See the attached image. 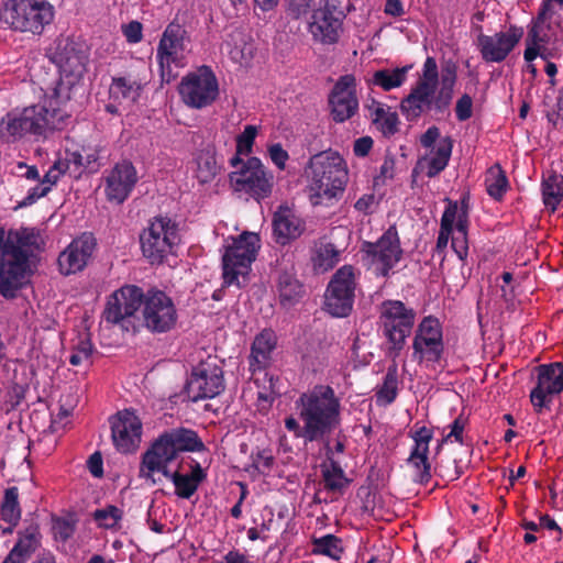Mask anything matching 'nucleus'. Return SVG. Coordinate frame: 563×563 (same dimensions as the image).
<instances>
[{
  "label": "nucleus",
  "instance_id": "nucleus-37",
  "mask_svg": "<svg viewBox=\"0 0 563 563\" xmlns=\"http://www.w3.org/2000/svg\"><path fill=\"white\" fill-rule=\"evenodd\" d=\"M65 159L74 173L80 174L86 169L96 172L99 168V148L97 146H82L80 150L67 152Z\"/></svg>",
  "mask_w": 563,
  "mask_h": 563
},
{
  "label": "nucleus",
  "instance_id": "nucleus-38",
  "mask_svg": "<svg viewBox=\"0 0 563 563\" xmlns=\"http://www.w3.org/2000/svg\"><path fill=\"white\" fill-rule=\"evenodd\" d=\"M0 515L2 521L8 523L7 527H2V531L4 533H11L21 518L18 487L13 486L5 489L3 500L1 503Z\"/></svg>",
  "mask_w": 563,
  "mask_h": 563
},
{
  "label": "nucleus",
  "instance_id": "nucleus-39",
  "mask_svg": "<svg viewBox=\"0 0 563 563\" xmlns=\"http://www.w3.org/2000/svg\"><path fill=\"white\" fill-rule=\"evenodd\" d=\"M468 224L467 207L459 206V217L455 219V234L452 236L451 247L462 262H464L468 255Z\"/></svg>",
  "mask_w": 563,
  "mask_h": 563
},
{
  "label": "nucleus",
  "instance_id": "nucleus-57",
  "mask_svg": "<svg viewBox=\"0 0 563 563\" xmlns=\"http://www.w3.org/2000/svg\"><path fill=\"white\" fill-rule=\"evenodd\" d=\"M92 344L89 339H79L78 343L74 346L73 353L69 357V362L73 365H80L87 362L92 353Z\"/></svg>",
  "mask_w": 563,
  "mask_h": 563
},
{
  "label": "nucleus",
  "instance_id": "nucleus-32",
  "mask_svg": "<svg viewBox=\"0 0 563 563\" xmlns=\"http://www.w3.org/2000/svg\"><path fill=\"white\" fill-rule=\"evenodd\" d=\"M166 445L174 451L177 457L179 452H195L205 449L202 441L199 439L194 430L178 428L159 435Z\"/></svg>",
  "mask_w": 563,
  "mask_h": 563
},
{
  "label": "nucleus",
  "instance_id": "nucleus-50",
  "mask_svg": "<svg viewBox=\"0 0 563 563\" xmlns=\"http://www.w3.org/2000/svg\"><path fill=\"white\" fill-rule=\"evenodd\" d=\"M35 545L36 540L33 534L21 538L4 559L3 563H24L34 551Z\"/></svg>",
  "mask_w": 563,
  "mask_h": 563
},
{
  "label": "nucleus",
  "instance_id": "nucleus-15",
  "mask_svg": "<svg viewBox=\"0 0 563 563\" xmlns=\"http://www.w3.org/2000/svg\"><path fill=\"white\" fill-rule=\"evenodd\" d=\"M178 91L186 106L201 109L217 99L219 85L213 71L208 66H202L181 79Z\"/></svg>",
  "mask_w": 563,
  "mask_h": 563
},
{
  "label": "nucleus",
  "instance_id": "nucleus-25",
  "mask_svg": "<svg viewBox=\"0 0 563 563\" xmlns=\"http://www.w3.org/2000/svg\"><path fill=\"white\" fill-rule=\"evenodd\" d=\"M95 246V239L90 234H82L73 240L58 256L59 272L67 276L82 271L88 264Z\"/></svg>",
  "mask_w": 563,
  "mask_h": 563
},
{
  "label": "nucleus",
  "instance_id": "nucleus-42",
  "mask_svg": "<svg viewBox=\"0 0 563 563\" xmlns=\"http://www.w3.org/2000/svg\"><path fill=\"white\" fill-rule=\"evenodd\" d=\"M230 58L240 65H246L253 56V45L247 43L245 36L241 32H234L230 35V40L222 45Z\"/></svg>",
  "mask_w": 563,
  "mask_h": 563
},
{
  "label": "nucleus",
  "instance_id": "nucleus-47",
  "mask_svg": "<svg viewBox=\"0 0 563 563\" xmlns=\"http://www.w3.org/2000/svg\"><path fill=\"white\" fill-rule=\"evenodd\" d=\"M459 217V205L456 202H450L445 208L442 218L440 232L437 240L435 251L438 253H443L448 246L450 236L454 229L455 219Z\"/></svg>",
  "mask_w": 563,
  "mask_h": 563
},
{
  "label": "nucleus",
  "instance_id": "nucleus-26",
  "mask_svg": "<svg viewBox=\"0 0 563 563\" xmlns=\"http://www.w3.org/2000/svg\"><path fill=\"white\" fill-rule=\"evenodd\" d=\"M538 384L530 394L531 402L537 412H541L547 395L563 390V364L552 363L539 366Z\"/></svg>",
  "mask_w": 563,
  "mask_h": 563
},
{
  "label": "nucleus",
  "instance_id": "nucleus-10",
  "mask_svg": "<svg viewBox=\"0 0 563 563\" xmlns=\"http://www.w3.org/2000/svg\"><path fill=\"white\" fill-rule=\"evenodd\" d=\"M230 186L236 192L249 195L257 201L271 196L274 175L257 157H250L240 169L230 173Z\"/></svg>",
  "mask_w": 563,
  "mask_h": 563
},
{
  "label": "nucleus",
  "instance_id": "nucleus-55",
  "mask_svg": "<svg viewBox=\"0 0 563 563\" xmlns=\"http://www.w3.org/2000/svg\"><path fill=\"white\" fill-rule=\"evenodd\" d=\"M4 230L0 228V294L7 298L13 297L14 290L19 288L16 280H9L7 276L2 274V271H8V266L2 265V258L4 257Z\"/></svg>",
  "mask_w": 563,
  "mask_h": 563
},
{
  "label": "nucleus",
  "instance_id": "nucleus-62",
  "mask_svg": "<svg viewBox=\"0 0 563 563\" xmlns=\"http://www.w3.org/2000/svg\"><path fill=\"white\" fill-rule=\"evenodd\" d=\"M49 185H43L41 181L27 191V195L20 202V207H27L36 202L40 198L46 196L49 192Z\"/></svg>",
  "mask_w": 563,
  "mask_h": 563
},
{
  "label": "nucleus",
  "instance_id": "nucleus-22",
  "mask_svg": "<svg viewBox=\"0 0 563 563\" xmlns=\"http://www.w3.org/2000/svg\"><path fill=\"white\" fill-rule=\"evenodd\" d=\"M523 36V29L510 25L507 31L494 35L479 34L477 46L482 58L488 63H500L517 46Z\"/></svg>",
  "mask_w": 563,
  "mask_h": 563
},
{
  "label": "nucleus",
  "instance_id": "nucleus-29",
  "mask_svg": "<svg viewBox=\"0 0 563 563\" xmlns=\"http://www.w3.org/2000/svg\"><path fill=\"white\" fill-rule=\"evenodd\" d=\"M23 113L24 122L32 134L42 135L60 126L62 114L53 108L52 99L44 100L42 104L25 108Z\"/></svg>",
  "mask_w": 563,
  "mask_h": 563
},
{
  "label": "nucleus",
  "instance_id": "nucleus-4",
  "mask_svg": "<svg viewBox=\"0 0 563 563\" xmlns=\"http://www.w3.org/2000/svg\"><path fill=\"white\" fill-rule=\"evenodd\" d=\"M260 247V236L253 232H243L241 235L225 241L222 255L224 286L242 287L246 283Z\"/></svg>",
  "mask_w": 563,
  "mask_h": 563
},
{
  "label": "nucleus",
  "instance_id": "nucleus-51",
  "mask_svg": "<svg viewBox=\"0 0 563 563\" xmlns=\"http://www.w3.org/2000/svg\"><path fill=\"white\" fill-rule=\"evenodd\" d=\"M256 135L257 128L255 125H246L243 132L236 136V155L231 158L232 166H236L241 163L239 155H249L252 153Z\"/></svg>",
  "mask_w": 563,
  "mask_h": 563
},
{
  "label": "nucleus",
  "instance_id": "nucleus-64",
  "mask_svg": "<svg viewBox=\"0 0 563 563\" xmlns=\"http://www.w3.org/2000/svg\"><path fill=\"white\" fill-rule=\"evenodd\" d=\"M563 8V0H542L541 8L539 11V20H550L556 9Z\"/></svg>",
  "mask_w": 563,
  "mask_h": 563
},
{
  "label": "nucleus",
  "instance_id": "nucleus-13",
  "mask_svg": "<svg viewBox=\"0 0 563 563\" xmlns=\"http://www.w3.org/2000/svg\"><path fill=\"white\" fill-rule=\"evenodd\" d=\"M143 325L152 333H165L177 323L178 313L174 300L164 291L151 289L143 295Z\"/></svg>",
  "mask_w": 563,
  "mask_h": 563
},
{
  "label": "nucleus",
  "instance_id": "nucleus-18",
  "mask_svg": "<svg viewBox=\"0 0 563 563\" xmlns=\"http://www.w3.org/2000/svg\"><path fill=\"white\" fill-rule=\"evenodd\" d=\"M224 389L222 369L213 356H208L192 368L187 394L192 401L213 398Z\"/></svg>",
  "mask_w": 563,
  "mask_h": 563
},
{
  "label": "nucleus",
  "instance_id": "nucleus-21",
  "mask_svg": "<svg viewBox=\"0 0 563 563\" xmlns=\"http://www.w3.org/2000/svg\"><path fill=\"white\" fill-rule=\"evenodd\" d=\"M329 107L332 119L339 123L351 119L357 112L358 98L354 75L339 77L329 95Z\"/></svg>",
  "mask_w": 563,
  "mask_h": 563
},
{
  "label": "nucleus",
  "instance_id": "nucleus-30",
  "mask_svg": "<svg viewBox=\"0 0 563 563\" xmlns=\"http://www.w3.org/2000/svg\"><path fill=\"white\" fill-rule=\"evenodd\" d=\"M452 147L453 144L450 137L441 139L435 147L429 150L428 153L418 159L412 175H424L429 178L439 175L449 164Z\"/></svg>",
  "mask_w": 563,
  "mask_h": 563
},
{
  "label": "nucleus",
  "instance_id": "nucleus-45",
  "mask_svg": "<svg viewBox=\"0 0 563 563\" xmlns=\"http://www.w3.org/2000/svg\"><path fill=\"white\" fill-rule=\"evenodd\" d=\"M30 133L26 122H24V113H8L0 121V137L7 142L14 141Z\"/></svg>",
  "mask_w": 563,
  "mask_h": 563
},
{
  "label": "nucleus",
  "instance_id": "nucleus-63",
  "mask_svg": "<svg viewBox=\"0 0 563 563\" xmlns=\"http://www.w3.org/2000/svg\"><path fill=\"white\" fill-rule=\"evenodd\" d=\"M53 530L55 538L66 541L73 536L75 528L70 521L58 519L54 522Z\"/></svg>",
  "mask_w": 563,
  "mask_h": 563
},
{
  "label": "nucleus",
  "instance_id": "nucleus-19",
  "mask_svg": "<svg viewBox=\"0 0 563 563\" xmlns=\"http://www.w3.org/2000/svg\"><path fill=\"white\" fill-rule=\"evenodd\" d=\"M176 459L174 451L158 437L142 455L139 476L156 485L161 483V476H172L170 465Z\"/></svg>",
  "mask_w": 563,
  "mask_h": 563
},
{
  "label": "nucleus",
  "instance_id": "nucleus-28",
  "mask_svg": "<svg viewBox=\"0 0 563 563\" xmlns=\"http://www.w3.org/2000/svg\"><path fill=\"white\" fill-rule=\"evenodd\" d=\"M433 438V432L427 427L416 430L412 439L415 445L407 460L413 470L415 481L420 484H427L431 478L430 464L428 462L429 443Z\"/></svg>",
  "mask_w": 563,
  "mask_h": 563
},
{
  "label": "nucleus",
  "instance_id": "nucleus-8",
  "mask_svg": "<svg viewBox=\"0 0 563 563\" xmlns=\"http://www.w3.org/2000/svg\"><path fill=\"white\" fill-rule=\"evenodd\" d=\"M143 255L152 263H162L180 242L177 224L167 217L152 219L140 235Z\"/></svg>",
  "mask_w": 563,
  "mask_h": 563
},
{
  "label": "nucleus",
  "instance_id": "nucleus-58",
  "mask_svg": "<svg viewBox=\"0 0 563 563\" xmlns=\"http://www.w3.org/2000/svg\"><path fill=\"white\" fill-rule=\"evenodd\" d=\"M67 170H70L69 164L66 159H57L47 170L43 179L41 180L43 185H49V190L58 181L62 175H64Z\"/></svg>",
  "mask_w": 563,
  "mask_h": 563
},
{
  "label": "nucleus",
  "instance_id": "nucleus-60",
  "mask_svg": "<svg viewBox=\"0 0 563 563\" xmlns=\"http://www.w3.org/2000/svg\"><path fill=\"white\" fill-rule=\"evenodd\" d=\"M267 153L272 163L279 170H284L286 168V163L289 159V154L286 150L283 148L282 144L275 143L269 145L267 148Z\"/></svg>",
  "mask_w": 563,
  "mask_h": 563
},
{
  "label": "nucleus",
  "instance_id": "nucleus-49",
  "mask_svg": "<svg viewBox=\"0 0 563 563\" xmlns=\"http://www.w3.org/2000/svg\"><path fill=\"white\" fill-rule=\"evenodd\" d=\"M485 185L490 197L500 199L504 196L508 187V180L499 165H495L487 170Z\"/></svg>",
  "mask_w": 563,
  "mask_h": 563
},
{
  "label": "nucleus",
  "instance_id": "nucleus-43",
  "mask_svg": "<svg viewBox=\"0 0 563 563\" xmlns=\"http://www.w3.org/2000/svg\"><path fill=\"white\" fill-rule=\"evenodd\" d=\"M545 20H539V15L537 16V20L534 21L533 25L528 32L527 38H526V49L523 57L526 62H532L538 56L544 57L542 54V49L545 48V44L548 43V36L543 32V22Z\"/></svg>",
  "mask_w": 563,
  "mask_h": 563
},
{
  "label": "nucleus",
  "instance_id": "nucleus-27",
  "mask_svg": "<svg viewBox=\"0 0 563 563\" xmlns=\"http://www.w3.org/2000/svg\"><path fill=\"white\" fill-rule=\"evenodd\" d=\"M306 230L305 220L291 208L280 206L273 216V234L275 241L286 245L297 240Z\"/></svg>",
  "mask_w": 563,
  "mask_h": 563
},
{
  "label": "nucleus",
  "instance_id": "nucleus-24",
  "mask_svg": "<svg viewBox=\"0 0 563 563\" xmlns=\"http://www.w3.org/2000/svg\"><path fill=\"white\" fill-rule=\"evenodd\" d=\"M137 181V174L132 163H117L106 177L104 194L109 201L122 203L131 194Z\"/></svg>",
  "mask_w": 563,
  "mask_h": 563
},
{
  "label": "nucleus",
  "instance_id": "nucleus-1",
  "mask_svg": "<svg viewBox=\"0 0 563 563\" xmlns=\"http://www.w3.org/2000/svg\"><path fill=\"white\" fill-rule=\"evenodd\" d=\"M456 78L455 64L446 63L439 73L435 58L428 56L416 84L400 102L401 113L413 121L429 111L443 112L452 101Z\"/></svg>",
  "mask_w": 563,
  "mask_h": 563
},
{
  "label": "nucleus",
  "instance_id": "nucleus-52",
  "mask_svg": "<svg viewBox=\"0 0 563 563\" xmlns=\"http://www.w3.org/2000/svg\"><path fill=\"white\" fill-rule=\"evenodd\" d=\"M397 386L398 379L396 368H389L384 377L383 385L376 394L377 401L383 405L391 404L397 396Z\"/></svg>",
  "mask_w": 563,
  "mask_h": 563
},
{
  "label": "nucleus",
  "instance_id": "nucleus-35",
  "mask_svg": "<svg viewBox=\"0 0 563 563\" xmlns=\"http://www.w3.org/2000/svg\"><path fill=\"white\" fill-rule=\"evenodd\" d=\"M321 475L324 488L333 494H342L350 485L341 465L329 457L321 465Z\"/></svg>",
  "mask_w": 563,
  "mask_h": 563
},
{
  "label": "nucleus",
  "instance_id": "nucleus-61",
  "mask_svg": "<svg viewBox=\"0 0 563 563\" xmlns=\"http://www.w3.org/2000/svg\"><path fill=\"white\" fill-rule=\"evenodd\" d=\"M473 113V100L468 95H463L455 106V114L460 121H466Z\"/></svg>",
  "mask_w": 563,
  "mask_h": 563
},
{
  "label": "nucleus",
  "instance_id": "nucleus-46",
  "mask_svg": "<svg viewBox=\"0 0 563 563\" xmlns=\"http://www.w3.org/2000/svg\"><path fill=\"white\" fill-rule=\"evenodd\" d=\"M543 202L553 211L563 198V175L549 174L542 181Z\"/></svg>",
  "mask_w": 563,
  "mask_h": 563
},
{
  "label": "nucleus",
  "instance_id": "nucleus-54",
  "mask_svg": "<svg viewBox=\"0 0 563 563\" xmlns=\"http://www.w3.org/2000/svg\"><path fill=\"white\" fill-rule=\"evenodd\" d=\"M313 545L314 552L328 555L332 559H339L342 553L340 540L332 534L316 539Z\"/></svg>",
  "mask_w": 563,
  "mask_h": 563
},
{
  "label": "nucleus",
  "instance_id": "nucleus-40",
  "mask_svg": "<svg viewBox=\"0 0 563 563\" xmlns=\"http://www.w3.org/2000/svg\"><path fill=\"white\" fill-rule=\"evenodd\" d=\"M276 346V335L271 330H264L257 334L252 344L251 357L256 364L257 368H262L267 365L271 355Z\"/></svg>",
  "mask_w": 563,
  "mask_h": 563
},
{
  "label": "nucleus",
  "instance_id": "nucleus-53",
  "mask_svg": "<svg viewBox=\"0 0 563 563\" xmlns=\"http://www.w3.org/2000/svg\"><path fill=\"white\" fill-rule=\"evenodd\" d=\"M122 516L123 511L113 505H108L104 508L97 509L93 512V519L99 523V526L107 529L118 527Z\"/></svg>",
  "mask_w": 563,
  "mask_h": 563
},
{
  "label": "nucleus",
  "instance_id": "nucleus-56",
  "mask_svg": "<svg viewBox=\"0 0 563 563\" xmlns=\"http://www.w3.org/2000/svg\"><path fill=\"white\" fill-rule=\"evenodd\" d=\"M24 396L25 388L22 385L13 384L8 388L3 404L0 406V409L3 410L4 412L13 410L15 407L20 405Z\"/></svg>",
  "mask_w": 563,
  "mask_h": 563
},
{
  "label": "nucleus",
  "instance_id": "nucleus-7",
  "mask_svg": "<svg viewBox=\"0 0 563 563\" xmlns=\"http://www.w3.org/2000/svg\"><path fill=\"white\" fill-rule=\"evenodd\" d=\"M189 53V40L186 31L179 24H168L159 40L156 53L163 82L169 84L177 77L178 74L175 69L184 68L187 65Z\"/></svg>",
  "mask_w": 563,
  "mask_h": 563
},
{
  "label": "nucleus",
  "instance_id": "nucleus-2",
  "mask_svg": "<svg viewBox=\"0 0 563 563\" xmlns=\"http://www.w3.org/2000/svg\"><path fill=\"white\" fill-rule=\"evenodd\" d=\"M303 176L310 202L319 206L343 195L349 183V167L339 152L327 150L309 158Z\"/></svg>",
  "mask_w": 563,
  "mask_h": 563
},
{
  "label": "nucleus",
  "instance_id": "nucleus-5",
  "mask_svg": "<svg viewBox=\"0 0 563 563\" xmlns=\"http://www.w3.org/2000/svg\"><path fill=\"white\" fill-rule=\"evenodd\" d=\"M4 242V257L2 265L8 271H2L9 280H16L21 287L29 269L30 257L40 250L42 238L40 231L34 228H20L11 230Z\"/></svg>",
  "mask_w": 563,
  "mask_h": 563
},
{
  "label": "nucleus",
  "instance_id": "nucleus-14",
  "mask_svg": "<svg viewBox=\"0 0 563 563\" xmlns=\"http://www.w3.org/2000/svg\"><path fill=\"white\" fill-rule=\"evenodd\" d=\"M144 292L140 287L128 285L115 290L108 299L103 320L123 331L135 329L134 314L142 306Z\"/></svg>",
  "mask_w": 563,
  "mask_h": 563
},
{
  "label": "nucleus",
  "instance_id": "nucleus-3",
  "mask_svg": "<svg viewBox=\"0 0 563 563\" xmlns=\"http://www.w3.org/2000/svg\"><path fill=\"white\" fill-rule=\"evenodd\" d=\"M306 433L323 440L340 424V400L332 387L316 385L302 393L295 402Z\"/></svg>",
  "mask_w": 563,
  "mask_h": 563
},
{
  "label": "nucleus",
  "instance_id": "nucleus-23",
  "mask_svg": "<svg viewBox=\"0 0 563 563\" xmlns=\"http://www.w3.org/2000/svg\"><path fill=\"white\" fill-rule=\"evenodd\" d=\"M112 440L121 453H132L137 450L142 438V422L131 410L119 412L112 420Z\"/></svg>",
  "mask_w": 563,
  "mask_h": 563
},
{
  "label": "nucleus",
  "instance_id": "nucleus-11",
  "mask_svg": "<svg viewBox=\"0 0 563 563\" xmlns=\"http://www.w3.org/2000/svg\"><path fill=\"white\" fill-rule=\"evenodd\" d=\"M59 69V81L55 88L56 98H69V91L82 78L86 65V55L77 48L70 40L60 41L52 56Z\"/></svg>",
  "mask_w": 563,
  "mask_h": 563
},
{
  "label": "nucleus",
  "instance_id": "nucleus-41",
  "mask_svg": "<svg viewBox=\"0 0 563 563\" xmlns=\"http://www.w3.org/2000/svg\"><path fill=\"white\" fill-rule=\"evenodd\" d=\"M411 68L412 65H407L397 68H384L376 70L373 74L372 84L385 91L399 88L406 82L408 73Z\"/></svg>",
  "mask_w": 563,
  "mask_h": 563
},
{
  "label": "nucleus",
  "instance_id": "nucleus-6",
  "mask_svg": "<svg viewBox=\"0 0 563 563\" xmlns=\"http://www.w3.org/2000/svg\"><path fill=\"white\" fill-rule=\"evenodd\" d=\"M54 19V7L47 0H8L2 20L13 30L40 34Z\"/></svg>",
  "mask_w": 563,
  "mask_h": 563
},
{
  "label": "nucleus",
  "instance_id": "nucleus-44",
  "mask_svg": "<svg viewBox=\"0 0 563 563\" xmlns=\"http://www.w3.org/2000/svg\"><path fill=\"white\" fill-rule=\"evenodd\" d=\"M340 253L331 243H320L314 246L311 262L314 272L325 273L339 262Z\"/></svg>",
  "mask_w": 563,
  "mask_h": 563
},
{
  "label": "nucleus",
  "instance_id": "nucleus-34",
  "mask_svg": "<svg viewBox=\"0 0 563 563\" xmlns=\"http://www.w3.org/2000/svg\"><path fill=\"white\" fill-rule=\"evenodd\" d=\"M142 89V82L131 76L115 77L112 79L109 93L113 101L132 104L140 98Z\"/></svg>",
  "mask_w": 563,
  "mask_h": 563
},
{
  "label": "nucleus",
  "instance_id": "nucleus-33",
  "mask_svg": "<svg viewBox=\"0 0 563 563\" xmlns=\"http://www.w3.org/2000/svg\"><path fill=\"white\" fill-rule=\"evenodd\" d=\"M368 118L384 135H393L397 132L398 115L391 108L376 100L365 104Z\"/></svg>",
  "mask_w": 563,
  "mask_h": 563
},
{
  "label": "nucleus",
  "instance_id": "nucleus-59",
  "mask_svg": "<svg viewBox=\"0 0 563 563\" xmlns=\"http://www.w3.org/2000/svg\"><path fill=\"white\" fill-rule=\"evenodd\" d=\"M253 466L261 473H268L274 465V456L269 450H258L252 455Z\"/></svg>",
  "mask_w": 563,
  "mask_h": 563
},
{
  "label": "nucleus",
  "instance_id": "nucleus-12",
  "mask_svg": "<svg viewBox=\"0 0 563 563\" xmlns=\"http://www.w3.org/2000/svg\"><path fill=\"white\" fill-rule=\"evenodd\" d=\"M357 286L356 269L344 265L332 276L324 295V309L331 316L342 318L353 309Z\"/></svg>",
  "mask_w": 563,
  "mask_h": 563
},
{
  "label": "nucleus",
  "instance_id": "nucleus-20",
  "mask_svg": "<svg viewBox=\"0 0 563 563\" xmlns=\"http://www.w3.org/2000/svg\"><path fill=\"white\" fill-rule=\"evenodd\" d=\"M308 32L318 44H336L343 34L342 13L328 4L314 10L308 22Z\"/></svg>",
  "mask_w": 563,
  "mask_h": 563
},
{
  "label": "nucleus",
  "instance_id": "nucleus-16",
  "mask_svg": "<svg viewBox=\"0 0 563 563\" xmlns=\"http://www.w3.org/2000/svg\"><path fill=\"white\" fill-rule=\"evenodd\" d=\"M444 352L443 333L440 321L431 316L418 324L412 341V358L427 367L439 363Z\"/></svg>",
  "mask_w": 563,
  "mask_h": 563
},
{
  "label": "nucleus",
  "instance_id": "nucleus-48",
  "mask_svg": "<svg viewBox=\"0 0 563 563\" xmlns=\"http://www.w3.org/2000/svg\"><path fill=\"white\" fill-rule=\"evenodd\" d=\"M279 299L284 306L294 305L302 295V285L292 276L284 274L278 282Z\"/></svg>",
  "mask_w": 563,
  "mask_h": 563
},
{
  "label": "nucleus",
  "instance_id": "nucleus-17",
  "mask_svg": "<svg viewBox=\"0 0 563 563\" xmlns=\"http://www.w3.org/2000/svg\"><path fill=\"white\" fill-rule=\"evenodd\" d=\"M369 268L376 276H387L402 257V249L395 227L388 228L375 243L364 245Z\"/></svg>",
  "mask_w": 563,
  "mask_h": 563
},
{
  "label": "nucleus",
  "instance_id": "nucleus-36",
  "mask_svg": "<svg viewBox=\"0 0 563 563\" xmlns=\"http://www.w3.org/2000/svg\"><path fill=\"white\" fill-rule=\"evenodd\" d=\"M195 177L199 184L211 183L219 173V165L216 158V152L211 147L199 151L195 157Z\"/></svg>",
  "mask_w": 563,
  "mask_h": 563
},
{
  "label": "nucleus",
  "instance_id": "nucleus-31",
  "mask_svg": "<svg viewBox=\"0 0 563 563\" xmlns=\"http://www.w3.org/2000/svg\"><path fill=\"white\" fill-rule=\"evenodd\" d=\"M190 470L189 474H183L177 468L172 471V476L166 477L173 482L175 486V494L184 499H189L206 477L205 471L198 462L190 465Z\"/></svg>",
  "mask_w": 563,
  "mask_h": 563
},
{
  "label": "nucleus",
  "instance_id": "nucleus-9",
  "mask_svg": "<svg viewBox=\"0 0 563 563\" xmlns=\"http://www.w3.org/2000/svg\"><path fill=\"white\" fill-rule=\"evenodd\" d=\"M379 324L393 349L400 351L416 323V310L401 300L388 299L379 306Z\"/></svg>",
  "mask_w": 563,
  "mask_h": 563
}]
</instances>
